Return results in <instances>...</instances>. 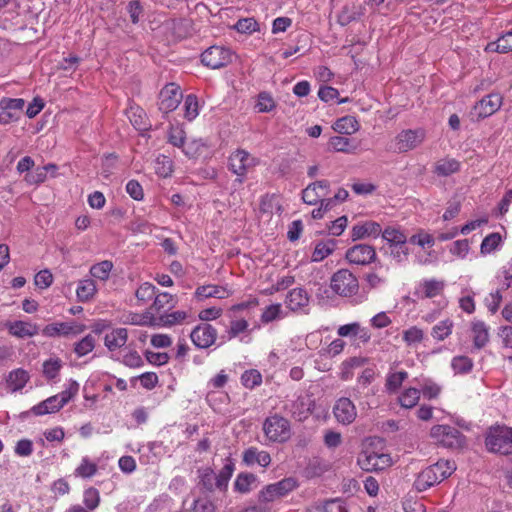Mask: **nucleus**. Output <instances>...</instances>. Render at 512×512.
<instances>
[{
  "label": "nucleus",
  "mask_w": 512,
  "mask_h": 512,
  "mask_svg": "<svg viewBox=\"0 0 512 512\" xmlns=\"http://www.w3.org/2000/svg\"><path fill=\"white\" fill-rule=\"evenodd\" d=\"M456 470L454 461L439 460L423 469L414 481L417 491L423 492L448 478Z\"/></svg>",
  "instance_id": "f257e3e1"
},
{
  "label": "nucleus",
  "mask_w": 512,
  "mask_h": 512,
  "mask_svg": "<svg viewBox=\"0 0 512 512\" xmlns=\"http://www.w3.org/2000/svg\"><path fill=\"white\" fill-rule=\"evenodd\" d=\"M485 447L491 453L500 455L512 454V427L494 425L487 429Z\"/></svg>",
  "instance_id": "f03ea898"
},
{
  "label": "nucleus",
  "mask_w": 512,
  "mask_h": 512,
  "mask_svg": "<svg viewBox=\"0 0 512 512\" xmlns=\"http://www.w3.org/2000/svg\"><path fill=\"white\" fill-rule=\"evenodd\" d=\"M262 429L270 442L284 443L291 437L290 422L279 414L267 417L263 422Z\"/></svg>",
  "instance_id": "7ed1b4c3"
},
{
  "label": "nucleus",
  "mask_w": 512,
  "mask_h": 512,
  "mask_svg": "<svg viewBox=\"0 0 512 512\" xmlns=\"http://www.w3.org/2000/svg\"><path fill=\"white\" fill-rule=\"evenodd\" d=\"M431 437L441 446L458 449L465 445V436L455 427L435 425L430 431Z\"/></svg>",
  "instance_id": "20e7f679"
},
{
  "label": "nucleus",
  "mask_w": 512,
  "mask_h": 512,
  "mask_svg": "<svg viewBox=\"0 0 512 512\" xmlns=\"http://www.w3.org/2000/svg\"><path fill=\"white\" fill-rule=\"evenodd\" d=\"M257 165L255 157L251 156L249 152L243 149H237L234 151L228 159L229 170L237 175L235 183L241 185L244 182V178L249 169Z\"/></svg>",
  "instance_id": "39448f33"
},
{
  "label": "nucleus",
  "mask_w": 512,
  "mask_h": 512,
  "mask_svg": "<svg viewBox=\"0 0 512 512\" xmlns=\"http://www.w3.org/2000/svg\"><path fill=\"white\" fill-rule=\"evenodd\" d=\"M297 487V481L292 478H284L276 483L266 485L258 494L260 503L273 502L286 496Z\"/></svg>",
  "instance_id": "423d86ee"
},
{
  "label": "nucleus",
  "mask_w": 512,
  "mask_h": 512,
  "mask_svg": "<svg viewBox=\"0 0 512 512\" xmlns=\"http://www.w3.org/2000/svg\"><path fill=\"white\" fill-rule=\"evenodd\" d=\"M331 288L336 294L348 297L357 293L359 284L351 271L340 269L331 278Z\"/></svg>",
  "instance_id": "0eeeda50"
},
{
  "label": "nucleus",
  "mask_w": 512,
  "mask_h": 512,
  "mask_svg": "<svg viewBox=\"0 0 512 512\" xmlns=\"http://www.w3.org/2000/svg\"><path fill=\"white\" fill-rule=\"evenodd\" d=\"M425 132L422 129H407L401 131L394 139L393 150L405 153L417 148L424 141Z\"/></svg>",
  "instance_id": "6e6552de"
},
{
  "label": "nucleus",
  "mask_w": 512,
  "mask_h": 512,
  "mask_svg": "<svg viewBox=\"0 0 512 512\" xmlns=\"http://www.w3.org/2000/svg\"><path fill=\"white\" fill-rule=\"evenodd\" d=\"M358 464L362 470L368 472L381 471L391 465V458L388 454L366 450L359 455Z\"/></svg>",
  "instance_id": "1a4fd4ad"
},
{
  "label": "nucleus",
  "mask_w": 512,
  "mask_h": 512,
  "mask_svg": "<svg viewBox=\"0 0 512 512\" xmlns=\"http://www.w3.org/2000/svg\"><path fill=\"white\" fill-rule=\"evenodd\" d=\"M201 62L208 68L219 69L231 62V52L222 46H211L202 53Z\"/></svg>",
  "instance_id": "9d476101"
},
{
  "label": "nucleus",
  "mask_w": 512,
  "mask_h": 512,
  "mask_svg": "<svg viewBox=\"0 0 512 512\" xmlns=\"http://www.w3.org/2000/svg\"><path fill=\"white\" fill-rule=\"evenodd\" d=\"M217 336L216 328L208 323L197 325L190 333L192 343L199 349H207L214 345Z\"/></svg>",
  "instance_id": "9b49d317"
},
{
  "label": "nucleus",
  "mask_w": 512,
  "mask_h": 512,
  "mask_svg": "<svg viewBox=\"0 0 512 512\" xmlns=\"http://www.w3.org/2000/svg\"><path fill=\"white\" fill-rule=\"evenodd\" d=\"M182 99L180 87L175 83L165 85L159 93V110L169 113L175 110Z\"/></svg>",
  "instance_id": "f8f14e48"
},
{
  "label": "nucleus",
  "mask_w": 512,
  "mask_h": 512,
  "mask_svg": "<svg viewBox=\"0 0 512 512\" xmlns=\"http://www.w3.org/2000/svg\"><path fill=\"white\" fill-rule=\"evenodd\" d=\"M333 414L342 425H350L357 418V409L350 397H340L335 401Z\"/></svg>",
  "instance_id": "ddd939ff"
},
{
  "label": "nucleus",
  "mask_w": 512,
  "mask_h": 512,
  "mask_svg": "<svg viewBox=\"0 0 512 512\" xmlns=\"http://www.w3.org/2000/svg\"><path fill=\"white\" fill-rule=\"evenodd\" d=\"M345 257L351 264L364 266L375 262L377 254L373 246L356 244L346 251Z\"/></svg>",
  "instance_id": "4468645a"
},
{
  "label": "nucleus",
  "mask_w": 512,
  "mask_h": 512,
  "mask_svg": "<svg viewBox=\"0 0 512 512\" xmlns=\"http://www.w3.org/2000/svg\"><path fill=\"white\" fill-rule=\"evenodd\" d=\"M86 329L84 324H78L74 321L72 322H56L52 324L46 325L42 334L46 337H60V336H69V335H77L82 333Z\"/></svg>",
  "instance_id": "2eb2a0df"
},
{
  "label": "nucleus",
  "mask_w": 512,
  "mask_h": 512,
  "mask_svg": "<svg viewBox=\"0 0 512 512\" xmlns=\"http://www.w3.org/2000/svg\"><path fill=\"white\" fill-rule=\"evenodd\" d=\"M25 101L21 98H3L0 101V123L8 124L20 118Z\"/></svg>",
  "instance_id": "dca6fc26"
},
{
  "label": "nucleus",
  "mask_w": 512,
  "mask_h": 512,
  "mask_svg": "<svg viewBox=\"0 0 512 512\" xmlns=\"http://www.w3.org/2000/svg\"><path fill=\"white\" fill-rule=\"evenodd\" d=\"M502 100L503 98L499 93H491L475 104L474 114L478 118H487L500 109Z\"/></svg>",
  "instance_id": "f3484780"
},
{
  "label": "nucleus",
  "mask_w": 512,
  "mask_h": 512,
  "mask_svg": "<svg viewBox=\"0 0 512 512\" xmlns=\"http://www.w3.org/2000/svg\"><path fill=\"white\" fill-rule=\"evenodd\" d=\"M197 478V487L203 494H211L217 489L216 473L211 467L198 468Z\"/></svg>",
  "instance_id": "a211bd4d"
},
{
  "label": "nucleus",
  "mask_w": 512,
  "mask_h": 512,
  "mask_svg": "<svg viewBox=\"0 0 512 512\" xmlns=\"http://www.w3.org/2000/svg\"><path fill=\"white\" fill-rule=\"evenodd\" d=\"M382 232L379 223L374 221H365L352 227L351 238L353 241L364 239L366 237L377 238Z\"/></svg>",
  "instance_id": "6ab92c4d"
},
{
  "label": "nucleus",
  "mask_w": 512,
  "mask_h": 512,
  "mask_svg": "<svg viewBox=\"0 0 512 512\" xmlns=\"http://www.w3.org/2000/svg\"><path fill=\"white\" fill-rule=\"evenodd\" d=\"M29 380L30 375L26 370L22 368L14 369L5 378L6 389L11 393H15L22 390Z\"/></svg>",
  "instance_id": "aec40b11"
},
{
  "label": "nucleus",
  "mask_w": 512,
  "mask_h": 512,
  "mask_svg": "<svg viewBox=\"0 0 512 512\" xmlns=\"http://www.w3.org/2000/svg\"><path fill=\"white\" fill-rule=\"evenodd\" d=\"M128 340V331L125 328H116L104 337V345L111 352L123 347Z\"/></svg>",
  "instance_id": "412c9836"
},
{
  "label": "nucleus",
  "mask_w": 512,
  "mask_h": 512,
  "mask_svg": "<svg viewBox=\"0 0 512 512\" xmlns=\"http://www.w3.org/2000/svg\"><path fill=\"white\" fill-rule=\"evenodd\" d=\"M471 333L474 348L482 349L489 342V328L483 321H473Z\"/></svg>",
  "instance_id": "4be33fe9"
},
{
  "label": "nucleus",
  "mask_w": 512,
  "mask_h": 512,
  "mask_svg": "<svg viewBox=\"0 0 512 512\" xmlns=\"http://www.w3.org/2000/svg\"><path fill=\"white\" fill-rule=\"evenodd\" d=\"M243 462L248 466L257 463L262 467H267L271 462V456L266 451H260L256 447H250L243 453Z\"/></svg>",
  "instance_id": "5701e85b"
},
{
  "label": "nucleus",
  "mask_w": 512,
  "mask_h": 512,
  "mask_svg": "<svg viewBox=\"0 0 512 512\" xmlns=\"http://www.w3.org/2000/svg\"><path fill=\"white\" fill-rule=\"evenodd\" d=\"M230 296V291L224 286L203 285L196 289L195 297L199 300L207 298L225 299Z\"/></svg>",
  "instance_id": "b1692460"
},
{
  "label": "nucleus",
  "mask_w": 512,
  "mask_h": 512,
  "mask_svg": "<svg viewBox=\"0 0 512 512\" xmlns=\"http://www.w3.org/2000/svg\"><path fill=\"white\" fill-rule=\"evenodd\" d=\"M9 333L18 338L33 337L38 334V326L25 321H14L8 325Z\"/></svg>",
  "instance_id": "393cba45"
},
{
  "label": "nucleus",
  "mask_w": 512,
  "mask_h": 512,
  "mask_svg": "<svg viewBox=\"0 0 512 512\" xmlns=\"http://www.w3.org/2000/svg\"><path fill=\"white\" fill-rule=\"evenodd\" d=\"M309 297L303 288L292 289L286 296L287 307L292 311L300 310L308 306Z\"/></svg>",
  "instance_id": "a878e982"
},
{
  "label": "nucleus",
  "mask_w": 512,
  "mask_h": 512,
  "mask_svg": "<svg viewBox=\"0 0 512 512\" xmlns=\"http://www.w3.org/2000/svg\"><path fill=\"white\" fill-rule=\"evenodd\" d=\"M257 487V476L249 472H241L234 482V490L241 494H247Z\"/></svg>",
  "instance_id": "bb28decb"
},
{
  "label": "nucleus",
  "mask_w": 512,
  "mask_h": 512,
  "mask_svg": "<svg viewBox=\"0 0 512 512\" xmlns=\"http://www.w3.org/2000/svg\"><path fill=\"white\" fill-rule=\"evenodd\" d=\"M235 463L231 457L225 459V464L222 469L216 474L217 477V489L221 492H225L228 489L229 481L234 473Z\"/></svg>",
  "instance_id": "cd10ccee"
},
{
  "label": "nucleus",
  "mask_w": 512,
  "mask_h": 512,
  "mask_svg": "<svg viewBox=\"0 0 512 512\" xmlns=\"http://www.w3.org/2000/svg\"><path fill=\"white\" fill-rule=\"evenodd\" d=\"M459 169V161L453 158H443L435 163L433 172L438 176L447 177L458 172Z\"/></svg>",
  "instance_id": "c85d7f7f"
},
{
  "label": "nucleus",
  "mask_w": 512,
  "mask_h": 512,
  "mask_svg": "<svg viewBox=\"0 0 512 512\" xmlns=\"http://www.w3.org/2000/svg\"><path fill=\"white\" fill-rule=\"evenodd\" d=\"M62 408L59 399L54 395L31 408V412L36 416H42L58 412Z\"/></svg>",
  "instance_id": "c756f323"
},
{
  "label": "nucleus",
  "mask_w": 512,
  "mask_h": 512,
  "mask_svg": "<svg viewBox=\"0 0 512 512\" xmlns=\"http://www.w3.org/2000/svg\"><path fill=\"white\" fill-rule=\"evenodd\" d=\"M336 244L337 242L334 239H329L327 241L317 243L312 253L311 260L313 262H320L324 260L334 252L336 249Z\"/></svg>",
  "instance_id": "7c9ffc66"
},
{
  "label": "nucleus",
  "mask_w": 512,
  "mask_h": 512,
  "mask_svg": "<svg viewBox=\"0 0 512 512\" xmlns=\"http://www.w3.org/2000/svg\"><path fill=\"white\" fill-rule=\"evenodd\" d=\"M445 288L443 280L428 279L420 284V290L425 298H433L442 293Z\"/></svg>",
  "instance_id": "2f4dec72"
},
{
  "label": "nucleus",
  "mask_w": 512,
  "mask_h": 512,
  "mask_svg": "<svg viewBox=\"0 0 512 512\" xmlns=\"http://www.w3.org/2000/svg\"><path fill=\"white\" fill-rule=\"evenodd\" d=\"M486 50L497 53L512 51V29L499 37L496 41L488 43Z\"/></svg>",
  "instance_id": "473e14b6"
},
{
  "label": "nucleus",
  "mask_w": 512,
  "mask_h": 512,
  "mask_svg": "<svg viewBox=\"0 0 512 512\" xmlns=\"http://www.w3.org/2000/svg\"><path fill=\"white\" fill-rule=\"evenodd\" d=\"M333 129L340 134H352L359 129V124L357 120L352 116H345L338 119L334 125Z\"/></svg>",
  "instance_id": "72a5a7b5"
},
{
  "label": "nucleus",
  "mask_w": 512,
  "mask_h": 512,
  "mask_svg": "<svg viewBox=\"0 0 512 512\" xmlns=\"http://www.w3.org/2000/svg\"><path fill=\"white\" fill-rule=\"evenodd\" d=\"M290 412L298 421H302L310 414V403L306 398L298 397L290 405Z\"/></svg>",
  "instance_id": "f704fd0d"
},
{
  "label": "nucleus",
  "mask_w": 512,
  "mask_h": 512,
  "mask_svg": "<svg viewBox=\"0 0 512 512\" xmlns=\"http://www.w3.org/2000/svg\"><path fill=\"white\" fill-rule=\"evenodd\" d=\"M502 236L500 235V233L498 232H493V233H490L489 235H487L482 243H481V246H480V252L482 255H487V254H490L494 251H496L497 249L500 248V246L502 245Z\"/></svg>",
  "instance_id": "c9c22d12"
},
{
  "label": "nucleus",
  "mask_w": 512,
  "mask_h": 512,
  "mask_svg": "<svg viewBox=\"0 0 512 512\" xmlns=\"http://www.w3.org/2000/svg\"><path fill=\"white\" fill-rule=\"evenodd\" d=\"M154 170L159 177H170L173 172V162L168 156L158 155L154 161Z\"/></svg>",
  "instance_id": "e433bc0d"
},
{
  "label": "nucleus",
  "mask_w": 512,
  "mask_h": 512,
  "mask_svg": "<svg viewBox=\"0 0 512 512\" xmlns=\"http://www.w3.org/2000/svg\"><path fill=\"white\" fill-rule=\"evenodd\" d=\"M381 234L383 239L389 242L391 246H395V248L399 247L402 249L407 241L406 235L395 228H386Z\"/></svg>",
  "instance_id": "4c0bfd02"
},
{
  "label": "nucleus",
  "mask_w": 512,
  "mask_h": 512,
  "mask_svg": "<svg viewBox=\"0 0 512 512\" xmlns=\"http://www.w3.org/2000/svg\"><path fill=\"white\" fill-rule=\"evenodd\" d=\"M453 326V321L447 318L432 328L431 335L437 341H443L451 335Z\"/></svg>",
  "instance_id": "58836bf2"
},
{
  "label": "nucleus",
  "mask_w": 512,
  "mask_h": 512,
  "mask_svg": "<svg viewBox=\"0 0 512 512\" xmlns=\"http://www.w3.org/2000/svg\"><path fill=\"white\" fill-rule=\"evenodd\" d=\"M63 367V362L59 358H50L43 363V375L48 380H54L58 377L60 370Z\"/></svg>",
  "instance_id": "ea45409f"
},
{
  "label": "nucleus",
  "mask_w": 512,
  "mask_h": 512,
  "mask_svg": "<svg viewBox=\"0 0 512 512\" xmlns=\"http://www.w3.org/2000/svg\"><path fill=\"white\" fill-rule=\"evenodd\" d=\"M97 464L88 457H83L79 466L75 469L74 475L81 478H91L97 472Z\"/></svg>",
  "instance_id": "a19ab883"
},
{
  "label": "nucleus",
  "mask_w": 512,
  "mask_h": 512,
  "mask_svg": "<svg viewBox=\"0 0 512 512\" xmlns=\"http://www.w3.org/2000/svg\"><path fill=\"white\" fill-rule=\"evenodd\" d=\"M96 292V285L92 279L79 282L76 293L80 301H88Z\"/></svg>",
  "instance_id": "79ce46f5"
},
{
  "label": "nucleus",
  "mask_w": 512,
  "mask_h": 512,
  "mask_svg": "<svg viewBox=\"0 0 512 512\" xmlns=\"http://www.w3.org/2000/svg\"><path fill=\"white\" fill-rule=\"evenodd\" d=\"M420 399V391L416 388L406 389L399 397V403L403 408H413Z\"/></svg>",
  "instance_id": "37998d69"
},
{
  "label": "nucleus",
  "mask_w": 512,
  "mask_h": 512,
  "mask_svg": "<svg viewBox=\"0 0 512 512\" xmlns=\"http://www.w3.org/2000/svg\"><path fill=\"white\" fill-rule=\"evenodd\" d=\"M155 321V317L150 312H145L142 314L130 313L125 322L132 325L153 326L157 324Z\"/></svg>",
  "instance_id": "c03bdc74"
},
{
  "label": "nucleus",
  "mask_w": 512,
  "mask_h": 512,
  "mask_svg": "<svg viewBox=\"0 0 512 512\" xmlns=\"http://www.w3.org/2000/svg\"><path fill=\"white\" fill-rule=\"evenodd\" d=\"M95 342V338L91 334H88L74 344V352L78 357H83L93 351Z\"/></svg>",
  "instance_id": "a18cd8bd"
},
{
  "label": "nucleus",
  "mask_w": 512,
  "mask_h": 512,
  "mask_svg": "<svg viewBox=\"0 0 512 512\" xmlns=\"http://www.w3.org/2000/svg\"><path fill=\"white\" fill-rule=\"evenodd\" d=\"M112 268L113 263L109 260H104L100 263L93 265L90 268V273L93 277L104 281L109 278Z\"/></svg>",
  "instance_id": "49530a36"
},
{
  "label": "nucleus",
  "mask_w": 512,
  "mask_h": 512,
  "mask_svg": "<svg viewBox=\"0 0 512 512\" xmlns=\"http://www.w3.org/2000/svg\"><path fill=\"white\" fill-rule=\"evenodd\" d=\"M239 33L252 34L260 30L258 22L254 18L239 19L233 26Z\"/></svg>",
  "instance_id": "de8ad7c7"
},
{
  "label": "nucleus",
  "mask_w": 512,
  "mask_h": 512,
  "mask_svg": "<svg viewBox=\"0 0 512 512\" xmlns=\"http://www.w3.org/2000/svg\"><path fill=\"white\" fill-rule=\"evenodd\" d=\"M360 17V13L355 6H344L337 16V22L341 26H346Z\"/></svg>",
  "instance_id": "09e8293b"
},
{
  "label": "nucleus",
  "mask_w": 512,
  "mask_h": 512,
  "mask_svg": "<svg viewBox=\"0 0 512 512\" xmlns=\"http://www.w3.org/2000/svg\"><path fill=\"white\" fill-rule=\"evenodd\" d=\"M408 373L406 371H399L391 373L386 379V388L390 393L396 392L407 379Z\"/></svg>",
  "instance_id": "8fccbe9b"
},
{
  "label": "nucleus",
  "mask_w": 512,
  "mask_h": 512,
  "mask_svg": "<svg viewBox=\"0 0 512 512\" xmlns=\"http://www.w3.org/2000/svg\"><path fill=\"white\" fill-rule=\"evenodd\" d=\"M199 104L195 95L189 94L184 101V116L187 120L192 121L198 116Z\"/></svg>",
  "instance_id": "3c124183"
},
{
  "label": "nucleus",
  "mask_w": 512,
  "mask_h": 512,
  "mask_svg": "<svg viewBox=\"0 0 512 512\" xmlns=\"http://www.w3.org/2000/svg\"><path fill=\"white\" fill-rule=\"evenodd\" d=\"M451 367L455 373L465 374L472 370L473 361L467 356H456L451 361Z\"/></svg>",
  "instance_id": "603ef678"
},
{
  "label": "nucleus",
  "mask_w": 512,
  "mask_h": 512,
  "mask_svg": "<svg viewBox=\"0 0 512 512\" xmlns=\"http://www.w3.org/2000/svg\"><path fill=\"white\" fill-rule=\"evenodd\" d=\"M242 384L249 389H253L262 383V375L255 369L245 371L241 376Z\"/></svg>",
  "instance_id": "864d4df0"
},
{
  "label": "nucleus",
  "mask_w": 512,
  "mask_h": 512,
  "mask_svg": "<svg viewBox=\"0 0 512 512\" xmlns=\"http://www.w3.org/2000/svg\"><path fill=\"white\" fill-rule=\"evenodd\" d=\"M325 195L326 193H320L314 184L311 183L302 191V200L308 205H316L320 198Z\"/></svg>",
  "instance_id": "5fc2aeb1"
},
{
  "label": "nucleus",
  "mask_w": 512,
  "mask_h": 512,
  "mask_svg": "<svg viewBox=\"0 0 512 512\" xmlns=\"http://www.w3.org/2000/svg\"><path fill=\"white\" fill-rule=\"evenodd\" d=\"M186 318L187 313L185 311H174L161 315L159 317L158 324H162L163 326H172L183 322Z\"/></svg>",
  "instance_id": "6e6d98bb"
},
{
  "label": "nucleus",
  "mask_w": 512,
  "mask_h": 512,
  "mask_svg": "<svg viewBox=\"0 0 512 512\" xmlns=\"http://www.w3.org/2000/svg\"><path fill=\"white\" fill-rule=\"evenodd\" d=\"M328 148L336 152L349 153L350 139L344 136H333L329 139Z\"/></svg>",
  "instance_id": "4d7b16f0"
},
{
  "label": "nucleus",
  "mask_w": 512,
  "mask_h": 512,
  "mask_svg": "<svg viewBox=\"0 0 512 512\" xmlns=\"http://www.w3.org/2000/svg\"><path fill=\"white\" fill-rule=\"evenodd\" d=\"M100 502V494L99 491L94 488L90 487L84 491L83 494V503L89 510H94L98 507Z\"/></svg>",
  "instance_id": "13d9d810"
},
{
  "label": "nucleus",
  "mask_w": 512,
  "mask_h": 512,
  "mask_svg": "<svg viewBox=\"0 0 512 512\" xmlns=\"http://www.w3.org/2000/svg\"><path fill=\"white\" fill-rule=\"evenodd\" d=\"M156 294V287L149 283L145 282L139 286L136 290L135 296L141 302H147L151 300Z\"/></svg>",
  "instance_id": "bf43d9fd"
},
{
  "label": "nucleus",
  "mask_w": 512,
  "mask_h": 512,
  "mask_svg": "<svg viewBox=\"0 0 512 512\" xmlns=\"http://www.w3.org/2000/svg\"><path fill=\"white\" fill-rule=\"evenodd\" d=\"M191 511L192 512H216V506L213 503V501H211L209 498L199 497L193 501Z\"/></svg>",
  "instance_id": "052dcab7"
},
{
  "label": "nucleus",
  "mask_w": 512,
  "mask_h": 512,
  "mask_svg": "<svg viewBox=\"0 0 512 512\" xmlns=\"http://www.w3.org/2000/svg\"><path fill=\"white\" fill-rule=\"evenodd\" d=\"M249 324L245 319L232 320L227 330V339L236 338L239 334L247 330Z\"/></svg>",
  "instance_id": "680f3d73"
},
{
  "label": "nucleus",
  "mask_w": 512,
  "mask_h": 512,
  "mask_svg": "<svg viewBox=\"0 0 512 512\" xmlns=\"http://www.w3.org/2000/svg\"><path fill=\"white\" fill-rule=\"evenodd\" d=\"M423 337H424L423 331L416 326H413L403 332V340L408 345H412V344L421 342L423 340Z\"/></svg>",
  "instance_id": "e2e57ef3"
},
{
  "label": "nucleus",
  "mask_w": 512,
  "mask_h": 512,
  "mask_svg": "<svg viewBox=\"0 0 512 512\" xmlns=\"http://www.w3.org/2000/svg\"><path fill=\"white\" fill-rule=\"evenodd\" d=\"M256 107L259 112H270L275 108V102L269 93L261 92L258 96Z\"/></svg>",
  "instance_id": "0e129e2a"
},
{
  "label": "nucleus",
  "mask_w": 512,
  "mask_h": 512,
  "mask_svg": "<svg viewBox=\"0 0 512 512\" xmlns=\"http://www.w3.org/2000/svg\"><path fill=\"white\" fill-rule=\"evenodd\" d=\"M79 390V384L76 381H71L69 387L61 393L55 395L62 407H64L77 393Z\"/></svg>",
  "instance_id": "69168bd1"
},
{
  "label": "nucleus",
  "mask_w": 512,
  "mask_h": 512,
  "mask_svg": "<svg viewBox=\"0 0 512 512\" xmlns=\"http://www.w3.org/2000/svg\"><path fill=\"white\" fill-rule=\"evenodd\" d=\"M35 285L40 289L48 288L53 282L52 273L45 269L39 271L34 277Z\"/></svg>",
  "instance_id": "338daca9"
},
{
  "label": "nucleus",
  "mask_w": 512,
  "mask_h": 512,
  "mask_svg": "<svg viewBox=\"0 0 512 512\" xmlns=\"http://www.w3.org/2000/svg\"><path fill=\"white\" fill-rule=\"evenodd\" d=\"M321 512H347L344 501L339 498L327 500Z\"/></svg>",
  "instance_id": "774afa93"
}]
</instances>
